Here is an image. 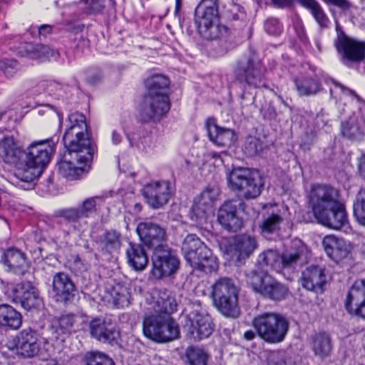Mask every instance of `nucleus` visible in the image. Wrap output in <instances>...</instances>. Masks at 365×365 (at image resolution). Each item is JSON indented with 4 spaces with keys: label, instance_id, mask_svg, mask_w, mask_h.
<instances>
[{
    "label": "nucleus",
    "instance_id": "nucleus-37",
    "mask_svg": "<svg viewBox=\"0 0 365 365\" xmlns=\"http://www.w3.org/2000/svg\"><path fill=\"white\" fill-rule=\"evenodd\" d=\"M289 294L287 287L274 279L272 277L267 278L265 285L260 294L274 301H280L286 298Z\"/></svg>",
    "mask_w": 365,
    "mask_h": 365
},
{
    "label": "nucleus",
    "instance_id": "nucleus-50",
    "mask_svg": "<svg viewBox=\"0 0 365 365\" xmlns=\"http://www.w3.org/2000/svg\"><path fill=\"white\" fill-rule=\"evenodd\" d=\"M263 148L261 140L255 137H248L243 146V150L248 156H255L258 155Z\"/></svg>",
    "mask_w": 365,
    "mask_h": 365
},
{
    "label": "nucleus",
    "instance_id": "nucleus-22",
    "mask_svg": "<svg viewBox=\"0 0 365 365\" xmlns=\"http://www.w3.org/2000/svg\"><path fill=\"white\" fill-rule=\"evenodd\" d=\"M148 310L163 316H170L177 309L178 304L173 293L166 289L153 292Z\"/></svg>",
    "mask_w": 365,
    "mask_h": 365
},
{
    "label": "nucleus",
    "instance_id": "nucleus-8",
    "mask_svg": "<svg viewBox=\"0 0 365 365\" xmlns=\"http://www.w3.org/2000/svg\"><path fill=\"white\" fill-rule=\"evenodd\" d=\"M257 247L256 237L249 234L237 235L232 240L222 241L220 245L224 255L237 266L245 263Z\"/></svg>",
    "mask_w": 365,
    "mask_h": 365
},
{
    "label": "nucleus",
    "instance_id": "nucleus-60",
    "mask_svg": "<svg viewBox=\"0 0 365 365\" xmlns=\"http://www.w3.org/2000/svg\"><path fill=\"white\" fill-rule=\"evenodd\" d=\"M69 126L83 127V125H87L86 122V117L84 115L79 112H75L68 115Z\"/></svg>",
    "mask_w": 365,
    "mask_h": 365
},
{
    "label": "nucleus",
    "instance_id": "nucleus-61",
    "mask_svg": "<svg viewBox=\"0 0 365 365\" xmlns=\"http://www.w3.org/2000/svg\"><path fill=\"white\" fill-rule=\"evenodd\" d=\"M327 4H331L338 6L343 11H346L350 9L351 4L346 0H324Z\"/></svg>",
    "mask_w": 365,
    "mask_h": 365
},
{
    "label": "nucleus",
    "instance_id": "nucleus-13",
    "mask_svg": "<svg viewBox=\"0 0 365 365\" xmlns=\"http://www.w3.org/2000/svg\"><path fill=\"white\" fill-rule=\"evenodd\" d=\"M152 274L156 279L169 277L179 268L180 262L175 253L167 245L155 247L152 256Z\"/></svg>",
    "mask_w": 365,
    "mask_h": 365
},
{
    "label": "nucleus",
    "instance_id": "nucleus-6",
    "mask_svg": "<svg viewBox=\"0 0 365 365\" xmlns=\"http://www.w3.org/2000/svg\"><path fill=\"white\" fill-rule=\"evenodd\" d=\"M218 19L217 0H202L195 9V20L203 38L214 40L227 33V28L217 24Z\"/></svg>",
    "mask_w": 365,
    "mask_h": 365
},
{
    "label": "nucleus",
    "instance_id": "nucleus-7",
    "mask_svg": "<svg viewBox=\"0 0 365 365\" xmlns=\"http://www.w3.org/2000/svg\"><path fill=\"white\" fill-rule=\"evenodd\" d=\"M143 330L146 337L158 342L173 341L180 336L178 324L170 316L155 313L145 317Z\"/></svg>",
    "mask_w": 365,
    "mask_h": 365
},
{
    "label": "nucleus",
    "instance_id": "nucleus-40",
    "mask_svg": "<svg viewBox=\"0 0 365 365\" xmlns=\"http://www.w3.org/2000/svg\"><path fill=\"white\" fill-rule=\"evenodd\" d=\"M170 83L169 79L162 75H154L145 81L148 92L145 95L158 96L167 95L166 89Z\"/></svg>",
    "mask_w": 365,
    "mask_h": 365
},
{
    "label": "nucleus",
    "instance_id": "nucleus-53",
    "mask_svg": "<svg viewBox=\"0 0 365 365\" xmlns=\"http://www.w3.org/2000/svg\"><path fill=\"white\" fill-rule=\"evenodd\" d=\"M354 215L359 222L365 225V200L356 197L354 202Z\"/></svg>",
    "mask_w": 365,
    "mask_h": 365
},
{
    "label": "nucleus",
    "instance_id": "nucleus-17",
    "mask_svg": "<svg viewBox=\"0 0 365 365\" xmlns=\"http://www.w3.org/2000/svg\"><path fill=\"white\" fill-rule=\"evenodd\" d=\"M81 154L83 153L67 150L59 163L61 175L70 180H75L78 179L83 173L88 171L92 159L85 160L81 158Z\"/></svg>",
    "mask_w": 365,
    "mask_h": 365
},
{
    "label": "nucleus",
    "instance_id": "nucleus-34",
    "mask_svg": "<svg viewBox=\"0 0 365 365\" xmlns=\"http://www.w3.org/2000/svg\"><path fill=\"white\" fill-rule=\"evenodd\" d=\"M3 262L17 274H24L28 269L25 254L15 248L9 249L4 252Z\"/></svg>",
    "mask_w": 365,
    "mask_h": 365
},
{
    "label": "nucleus",
    "instance_id": "nucleus-33",
    "mask_svg": "<svg viewBox=\"0 0 365 365\" xmlns=\"http://www.w3.org/2000/svg\"><path fill=\"white\" fill-rule=\"evenodd\" d=\"M128 264L135 271H143L148 264V257L143 245L130 242L126 249Z\"/></svg>",
    "mask_w": 365,
    "mask_h": 365
},
{
    "label": "nucleus",
    "instance_id": "nucleus-5",
    "mask_svg": "<svg viewBox=\"0 0 365 365\" xmlns=\"http://www.w3.org/2000/svg\"><path fill=\"white\" fill-rule=\"evenodd\" d=\"M257 336L269 344L283 341L287 334L289 323L287 317L277 312H264L252 319Z\"/></svg>",
    "mask_w": 365,
    "mask_h": 365
},
{
    "label": "nucleus",
    "instance_id": "nucleus-12",
    "mask_svg": "<svg viewBox=\"0 0 365 365\" xmlns=\"http://www.w3.org/2000/svg\"><path fill=\"white\" fill-rule=\"evenodd\" d=\"M83 126H69L63 135V143L69 152L83 153L81 158L93 159L95 148L88 136L87 125Z\"/></svg>",
    "mask_w": 365,
    "mask_h": 365
},
{
    "label": "nucleus",
    "instance_id": "nucleus-49",
    "mask_svg": "<svg viewBox=\"0 0 365 365\" xmlns=\"http://www.w3.org/2000/svg\"><path fill=\"white\" fill-rule=\"evenodd\" d=\"M111 296L114 304L118 307H127L130 304V294L125 287L117 285L114 287Z\"/></svg>",
    "mask_w": 365,
    "mask_h": 365
},
{
    "label": "nucleus",
    "instance_id": "nucleus-59",
    "mask_svg": "<svg viewBox=\"0 0 365 365\" xmlns=\"http://www.w3.org/2000/svg\"><path fill=\"white\" fill-rule=\"evenodd\" d=\"M266 31L271 35H278L281 32V26L277 19H269L264 24Z\"/></svg>",
    "mask_w": 365,
    "mask_h": 365
},
{
    "label": "nucleus",
    "instance_id": "nucleus-47",
    "mask_svg": "<svg viewBox=\"0 0 365 365\" xmlns=\"http://www.w3.org/2000/svg\"><path fill=\"white\" fill-rule=\"evenodd\" d=\"M187 358L190 365H207L209 355L202 348L192 346L187 349Z\"/></svg>",
    "mask_w": 365,
    "mask_h": 365
},
{
    "label": "nucleus",
    "instance_id": "nucleus-31",
    "mask_svg": "<svg viewBox=\"0 0 365 365\" xmlns=\"http://www.w3.org/2000/svg\"><path fill=\"white\" fill-rule=\"evenodd\" d=\"M206 128L210 140L219 146L231 145L236 140L234 131L219 127L215 118H210L207 120Z\"/></svg>",
    "mask_w": 365,
    "mask_h": 365
},
{
    "label": "nucleus",
    "instance_id": "nucleus-21",
    "mask_svg": "<svg viewBox=\"0 0 365 365\" xmlns=\"http://www.w3.org/2000/svg\"><path fill=\"white\" fill-rule=\"evenodd\" d=\"M52 292L56 302L67 304L73 300L76 289L68 274L60 272L53 277Z\"/></svg>",
    "mask_w": 365,
    "mask_h": 365
},
{
    "label": "nucleus",
    "instance_id": "nucleus-2",
    "mask_svg": "<svg viewBox=\"0 0 365 365\" xmlns=\"http://www.w3.org/2000/svg\"><path fill=\"white\" fill-rule=\"evenodd\" d=\"M227 180L229 188L237 194L239 200L255 199L264 188L259 173L247 168H234L227 174Z\"/></svg>",
    "mask_w": 365,
    "mask_h": 365
},
{
    "label": "nucleus",
    "instance_id": "nucleus-4",
    "mask_svg": "<svg viewBox=\"0 0 365 365\" xmlns=\"http://www.w3.org/2000/svg\"><path fill=\"white\" fill-rule=\"evenodd\" d=\"M183 329L190 339L200 341L212 334L215 324L200 302H188L183 309Z\"/></svg>",
    "mask_w": 365,
    "mask_h": 365
},
{
    "label": "nucleus",
    "instance_id": "nucleus-52",
    "mask_svg": "<svg viewBox=\"0 0 365 365\" xmlns=\"http://www.w3.org/2000/svg\"><path fill=\"white\" fill-rule=\"evenodd\" d=\"M58 56L57 51L51 48L48 46L43 44H36V53L33 54L34 59H48L56 58Z\"/></svg>",
    "mask_w": 365,
    "mask_h": 365
},
{
    "label": "nucleus",
    "instance_id": "nucleus-57",
    "mask_svg": "<svg viewBox=\"0 0 365 365\" xmlns=\"http://www.w3.org/2000/svg\"><path fill=\"white\" fill-rule=\"evenodd\" d=\"M130 146L133 148H136L140 151H146L148 148L151 146V139L150 137H143L140 138L138 142H135L133 139L128 135Z\"/></svg>",
    "mask_w": 365,
    "mask_h": 365
},
{
    "label": "nucleus",
    "instance_id": "nucleus-46",
    "mask_svg": "<svg viewBox=\"0 0 365 365\" xmlns=\"http://www.w3.org/2000/svg\"><path fill=\"white\" fill-rule=\"evenodd\" d=\"M295 86L300 96L315 95L320 89L319 82L313 78H304L296 81Z\"/></svg>",
    "mask_w": 365,
    "mask_h": 365
},
{
    "label": "nucleus",
    "instance_id": "nucleus-28",
    "mask_svg": "<svg viewBox=\"0 0 365 365\" xmlns=\"http://www.w3.org/2000/svg\"><path fill=\"white\" fill-rule=\"evenodd\" d=\"M300 282L306 289L322 292L327 282L324 269L317 265L309 266L302 272Z\"/></svg>",
    "mask_w": 365,
    "mask_h": 365
},
{
    "label": "nucleus",
    "instance_id": "nucleus-27",
    "mask_svg": "<svg viewBox=\"0 0 365 365\" xmlns=\"http://www.w3.org/2000/svg\"><path fill=\"white\" fill-rule=\"evenodd\" d=\"M98 197L88 198L81 205L61 209L56 212V216L63 218L69 223H76L82 218L88 217L96 211Z\"/></svg>",
    "mask_w": 365,
    "mask_h": 365
},
{
    "label": "nucleus",
    "instance_id": "nucleus-51",
    "mask_svg": "<svg viewBox=\"0 0 365 365\" xmlns=\"http://www.w3.org/2000/svg\"><path fill=\"white\" fill-rule=\"evenodd\" d=\"M86 365H115L113 360L100 352H90L86 355Z\"/></svg>",
    "mask_w": 365,
    "mask_h": 365
},
{
    "label": "nucleus",
    "instance_id": "nucleus-3",
    "mask_svg": "<svg viewBox=\"0 0 365 365\" xmlns=\"http://www.w3.org/2000/svg\"><path fill=\"white\" fill-rule=\"evenodd\" d=\"M181 250L186 262L195 269L206 274L217 270V258L196 235L188 234L183 240Z\"/></svg>",
    "mask_w": 365,
    "mask_h": 365
},
{
    "label": "nucleus",
    "instance_id": "nucleus-18",
    "mask_svg": "<svg viewBox=\"0 0 365 365\" xmlns=\"http://www.w3.org/2000/svg\"><path fill=\"white\" fill-rule=\"evenodd\" d=\"M16 352L25 358H32L38 354L41 343L36 331L26 328L18 333L13 339Z\"/></svg>",
    "mask_w": 365,
    "mask_h": 365
},
{
    "label": "nucleus",
    "instance_id": "nucleus-42",
    "mask_svg": "<svg viewBox=\"0 0 365 365\" xmlns=\"http://www.w3.org/2000/svg\"><path fill=\"white\" fill-rule=\"evenodd\" d=\"M331 348V339L327 334L319 333L313 337L312 349L316 356L322 359L327 357L329 355Z\"/></svg>",
    "mask_w": 365,
    "mask_h": 365
},
{
    "label": "nucleus",
    "instance_id": "nucleus-43",
    "mask_svg": "<svg viewBox=\"0 0 365 365\" xmlns=\"http://www.w3.org/2000/svg\"><path fill=\"white\" fill-rule=\"evenodd\" d=\"M305 8L309 9L321 29L329 26L330 21L319 4L315 0H298Z\"/></svg>",
    "mask_w": 365,
    "mask_h": 365
},
{
    "label": "nucleus",
    "instance_id": "nucleus-29",
    "mask_svg": "<svg viewBox=\"0 0 365 365\" xmlns=\"http://www.w3.org/2000/svg\"><path fill=\"white\" fill-rule=\"evenodd\" d=\"M315 218L319 223L334 230L341 229L348 221L345 207L341 202L334 207L323 212L321 215H317Z\"/></svg>",
    "mask_w": 365,
    "mask_h": 365
},
{
    "label": "nucleus",
    "instance_id": "nucleus-32",
    "mask_svg": "<svg viewBox=\"0 0 365 365\" xmlns=\"http://www.w3.org/2000/svg\"><path fill=\"white\" fill-rule=\"evenodd\" d=\"M22 150L13 137H5L0 140V158L6 163L14 165L17 169L22 159Z\"/></svg>",
    "mask_w": 365,
    "mask_h": 365
},
{
    "label": "nucleus",
    "instance_id": "nucleus-56",
    "mask_svg": "<svg viewBox=\"0 0 365 365\" xmlns=\"http://www.w3.org/2000/svg\"><path fill=\"white\" fill-rule=\"evenodd\" d=\"M268 365H285V352L284 351H274L267 356Z\"/></svg>",
    "mask_w": 365,
    "mask_h": 365
},
{
    "label": "nucleus",
    "instance_id": "nucleus-30",
    "mask_svg": "<svg viewBox=\"0 0 365 365\" xmlns=\"http://www.w3.org/2000/svg\"><path fill=\"white\" fill-rule=\"evenodd\" d=\"M322 245L329 257L336 262L346 258L351 249L349 243L333 235L326 236L323 239Z\"/></svg>",
    "mask_w": 365,
    "mask_h": 365
},
{
    "label": "nucleus",
    "instance_id": "nucleus-26",
    "mask_svg": "<svg viewBox=\"0 0 365 365\" xmlns=\"http://www.w3.org/2000/svg\"><path fill=\"white\" fill-rule=\"evenodd\" d=\"M345 307L349 313L365 318V282H356L348 292Z\"/></svg>",
    "mask_w": 365,
    "mask_h": 365
},
{
    "label": "nucleus",
    "instance_id": "nucleus-24",
    "mask_svg": "<svg viewBox=\"0 0 365 365\" xmlns=\"http://www.w3.org/2000/svg\"><path fill=\"white\" fill-rule=\"evenodd\" d=\"M136 230L141 241L149 247L163 245L166 240V230L158 224L149 221L140 222Z\"/></svg>",
    "mask_w": 365,
    "mask_h": 365
},
{
    "label": "nucleus",
    "instance_id": "nucleus-25",
    "mask_svg": "<svg viewBox=\"0 0 365 365\" xmlns=\"http://www.w3.org/2000/svg\"><path fill=\"white\" fill-rule=\"evenodd\" d=\"M114 0H80L68 5L73 9L71 14L74 19H81L92 14L103 12L106 6H114Z\"/></svg>",
    "mask_w": 365,
    "mask_h": 365
},
{
    "label": "nucleus",
    "instance_id": "nucleus-55",
    "mask_svg": "<svg viewBox=\"0 0 365 365\" xmlns=\"http://www.w3.org/2000/svg\"><path fill=\"white\" fill-rule=\"evenodd\" d=\"M218 190L215 188L207 187L201 194L199 200L202 201L207 206H212V203L216 200Z\"/></svg>",
    "mask_w": 365,
    "mask_h": 365
},
{
    "label": "nucleus",
    "instance_id": "nucleus-63",
    "mask_svg": "<svg viewBox=\"0 0 365 365\" xmlns=\"http://www.w3.org/2000/svg\"><path fill=\"white\" fill-rule=\"evenodd\" d=\"M22 48L24 49L25 55L33 58V54H35L36 53V45H34L31 43H25L22 46Z\"/></svg>",
    "mask_w": 365,
    "mask_h": 365
},
{
    "label": "nucleus",
    "instance_id": "nucleus-16",
    "mask_svg": "<svg viewBox=\"0 0 365 365\" xmlns=\"http://www.w3.org/2000/svg\"><path fill=\"white\" fill-rule=\"evenodd\" d=\"M89 333L93 339L103 343L118 344L120 331L116 324L108 318L95 317L88 323Z\"/></svg>",
    "mask_w": 365,
    "mask_h": 365
},
{
    "label": "nucleus",
    "instance_id": "nucleus-20",
    "mask_svg": "<svg viewBox=\"0 0 365 365\" xmlns=\"http://www.w3.org/2000/svg\"><path fill=\"white\" fill-rule=\"evenodd\" d=\"M11 292L13 301L20 303L26 310L38 309L42 304L38 290L29 282L15 285Z\"/></svg>",
    "mask_w": 365,
    "mask_h": 365
},
{
    "label": "nucleus",
    "instance_id": "nucleus-1",
    "mask_svg": "<svg viewBox=\"0 0 365 365\" xmlns=\"http://www.w3.org/2000/svg\"><path fill=\"white\" fill-rule=\"evenodd\" d=\"M55 141L51 138L33 142L22 151L20 167L15 175L22 182H31L38 178L51 160L55 150Z\"/></svg>",
    "mask_w": 365,
    "mask_h": 365
},
{
    "label": "nucleus",
    "instance_id": "nucleus-41",
    "mask_svg": "<svg viewBox=\"0 0 365 365\" xmlns=\"http://www.w3.org/2000/svg\"><path fill=\"white\" fill-rule=\"evenodd\" d=\"M245 274L247 282L255 292L259 294L261 293L264 288L267 278H269L270 277L267 271L259 268L247 270L245 272Z\"/></svg>",
    "mask_w": 365,
    "mask_h": 365
},
{
    "label": "nucleus",
    "instance_id": "nucleus-10",
    "mask_svg": "<svg viewBox=\"0 0 365 365\" xmlns=\"http://www.w3.org/2000/svg\"><path fill=\"white\" fill-rule=\"evenodd\" d=\"M336 38L334 46L341 56L342 62L347 65L349 62H359L365 57V42L359 41L348 36L337 20H335Z\"/></svg>",
    "mask_w": 365,
    "mask_h": 365
},
{
    "label": "nucleus",
    "instance_id": "nucleus-39",
    "mask_svg": "<svg viewBox=\"0 0 365 365\" xmlns=\"http://www.w3.org/2000/svg\"><path fill=\"white\" fill-rule=\"evenodd\" d=\"M282 221V217L278 213L263 215L259 224L261 235L264 237H268L278 232Z\"/></svg>",
    "mask_w": 365,
    "mask_h": 365
},
{
    "label": "nucleus",
    "instance_id": "nucleus-38",
    "mask_svg": "<svg viewBox=\"0 0 365 365\" xmlns=\"http://www.w3.org/2000/svg\"><path fill=\"white\" fill-rule=\"evenodd\" d=\"M212 297L222 298L238 296V289L234 282L227 277H222L212 285Z\"/></svg>",
    "mask_w": 365,
    "mask_h": 365
},
{
    "label": "nucleus",
    "instance_id": "nucleus-54",
    "mask_svg": "<svg viewBox=\"0 0 365 365\" xmlns=\"http://www.w3.org/2000/svg\"><path fill=\"white\" fill-rule=\"evenodd\" d=\"M0 68L7 77H11L19 68V63L14 59H5L0 63Z\"/></svg>",
    "mask_w": 365,
    "mask_h": 365
},
{
    "label": "nucleus",
    "instance_id": "nucleus-15",
    "mask_svg": "<svg viewBox=\"0 0 365 365\" xmlns=\"http://www.w3.org/2000/svg\"><path fill=\"white\" fill-rule=\"evenodd\" d=\"M245 203L239 200L225 201L217 211V222L227 231L237 232L244 227V220L240 210Z\"/></svg>",
    "mask_w": 365,
    "mask_h": 365
},
{
    "label": "nucleus",
    "instance_id": "nucleus-48",
    "mask_svg": "<svg viewBox=\"0 0 365 365\" xmlns=\"http://www.w3.org/2000/svg\"><path fill=\"white\" fill-rule=\"evenodd\" d=\"M210 207L198 200L193 205L190 212L192 220L197 224L202 225L207 219V211Z\"/></svg>",
    "mask_w": 365,
    "mask_h": 365
},
{
    "label": "nucleus",
    "instance_id": "nucleus-14",
    "mask_svg": "<svg viewBox=\"0 0 365 365\" xmlns=\"http://www.w3.org/2000/svg\"><path fill=\"white\" fill-rule=\"evenodd\" d=\"M309 205L314 217L339 203L338 192L333 187L324 185L312 187L309 195Z\"/></svg>",
    "mask_w": 365,
    "mask_h": 365
},
{
    "label": "nucleus",
    "instance_id": "nucleus-19",
    "mask_svg": "<svg viewBox=\"0 0 365 365\" xmlns=\"http://www.w3.org/2000/svg\"><path fill=\"white\" fill-rule=\"evenodd\" d=\"M143 195L147 203L153 209H159L166 205L171 197L172 190L168 181H158L146 185Z\"/></svg>",
    "mask_w": 365,
    "mask_h": 365
},
{
    "label": "nucleus",
    "instance_id": "nucleus-35",
    "mask_svg": "<svg viewBox=\"0 0 365 365\" xmlns=\"http://www.w3.org/2000/svg\"><path fill=\"white\" fill-rule=\"evenodd\" d=\"M22 324V316L11 306L3 304L0 305V327L18 329Z\"/></svg>",
    "mask_w": 365,
    "mask_h": 365
},
{
    "label": "nucleus",
    "instance_id": "nucleus-58",
    "mask_svg": "<svg viewBox=\"0 0 365 365\" xmlns=\"http://www.w3.org/2000/svg\"><path fill=\"white\" fill-rule=\"evenodd\" d=\"M75 315L73 314H67L61 316L58 319V326L63 330L67 331L70 329L75 323Z\"/></svg>",
    "mask_w": 365,
    "mask_h": 365
},
{
    "label": "nucleus",
    "instance_id": "nucleus-64",
    "mask_svg": "<svg viewBox=\"0 0 365 365\" xmlns=\"http://www.w3.org/2000/svg\"><path fill=\"white\" fill-rule=\"evenodd\" d=\"M358 171L359 175L365 179V155H363L358 162Z\"/></svg>",
    "mask_w": 365,
    "mask_h": 365
},
{
    "label": "nucleus",
    "instance_id": "nucleus-9",
    "mask_svg": "<svg viewBox=\"0 0 365 365\" xmlns=\"http://www.w3.org/2000/svg\"><path fill=\"white\" fill-rule=\"evenodd\" d=\"M265 72L261 61L254 56L239 61L235 69L236 77L241 83L255 88L267 86Z\"/></svg>",
    "mask_w": 365,
    "mask_h": 365
},
{
    "label": "nucleus",
    "instance_id": "nucleus-62",
    "mask_svg": "<svg viewBox=\"0 0 365 365\" xmlns=\"http://www.w3.org/2000/svg\"><path fill=\"white\" fill-rule=\"evenodd\" d=\"M317 138V131L315 130H308L306 131L304 138L303 140V143L305 145H312Z\"/></svg>",
    "mask_w": 365,
    "mask_h": 365
},
{
    "label": "nucleus",
    "instance_id": "nucleus-36",
    "mask_svg": "<svg viewBox=\"0 0 365 365\" xmlns=\"http://www.w3.org/2000/svg\"><path fill=\"white\" fill-rule=\"evenodd\" d=\"M213 303L217 310L226 317L236 319L240 316L238 296L214 298Z\"/></svg>",
    "mask_w": 365,
    "mask_h": 365
},
{
    "label": "nucleus",
    "instance_id": "nucleus-45",
    "mask_svg": "<svg viewBox=\"0 0 365 365\" xmlns=\"http://www.w3.org/2000/svg\"><path fill=\"white\" fill-rule=\"evenodd\" d=\"M257 263L262 267H269L274 268L281 264V255L277 250H267L259 255Z\"/></svg>",
    "mask_w": 365,
    "mask_h": 365
},
{
    "label": "nucleus",
    "instance_id": "nucleus-23",
    "mask_svg": "<svg viewBox=\"0 0 365 365\" xmlns=\"http://www.w3.org/2000/svg\"><path fill=\"white\" fill-rule=\"evenodd\" d=\"M309 258L307 247L301 240H294L290 249L281 255V264L284 268H296L307 264Z\"/></svg>",
    "mask_w": 365,
    "mask_h": 365
},
{
    "label": "nucleus",
    "instance_id": "nucleus-11",
    "mask_svg": "<svg viewBox=\"0 0 365 365\" xmlns=\"http://www.w3.org/2000/svg\"><path fill=\"white\" fill-rule=\"evenodd\" d=\"M170 109L168 95H145L139 106L138 118L144 123H157L166 116Z\"/></svg>",
    "mask_w": 365,
    "mask_h": 365
},
{
    "label": "nucleus",
    "instance_id": "nucleus-44",
    "mask_svg": "<svg viewBox=\"0 0 365 365\" xmlns=\"http://www.w3.org/2000/svg\"><path fill=\"white\" fill-rule=\"evenodd\" d=\"M98 243L103 250L111 253L120 247V235L115 230L106 231L100 237Z\"/></svg>",
    "mask_w": 365,
    "mask_h": 365
}]
</instances>
